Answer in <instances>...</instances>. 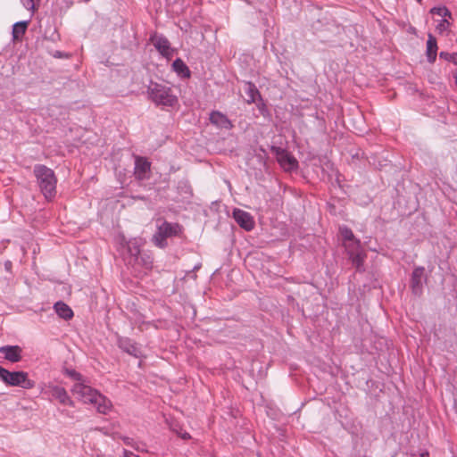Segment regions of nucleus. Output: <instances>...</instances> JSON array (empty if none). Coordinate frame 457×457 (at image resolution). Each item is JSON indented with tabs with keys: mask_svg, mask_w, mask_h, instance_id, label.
Instances as JSON below:
<instances>
[{
	"mask_svg": "<svg viewBox=\"0 0 457 457\" xmlns=\"http://www.w3.org/2000/svg\"><path fill=\"white\" fill-rule=\"evenodd\" d=\"M71 393L82 403L92 404L99 413L108 414L112 409V402L106 396L84 381L75 383Z\"/></svg>",
	"mask_w": 457,
	"mask_h": 457,
	"instance_id": "obj_1",
	"label": "nucleus"
},
{
	"mask_svg": "<svg viewBox=\"0 0 457 457\" xmlns=\"http://www.w3.org/2000/svg\"><path fill=\"white\" fill-rule=\"evenodd\" d=\"M146 94L148 99L159 107H174L179 102L171 87L163 83L150 81Z\"/></svg>",
	"mask_w": 457,
	"mask_h": 457,
	"instance_id": "obj_2",
	"label": "nucleus"
},
{
	"mask_svg": "<svg viewBox=\"0 0 457 457\" xmlns=\"http://www.w3.org/2000/svg\"><path fill=\"white\" fill-rule=\"evenodd\" d=\"M34 173L41 192L46 199H52L56 194V178L54 172L45 165H36Z\"/></svg>",
	"mask_w": 457,
	"mask_h": 457,
	"instance_id": "obj_3",
	"label": "nucleus"
},
{
	"mask_svg": "<svg viewBox=\"0 0 457 457\" xmlns=\"http://www.w3.org/2000/svg\"><path fill=\"white\" fill-rule=\"evenodd\" d=\"M0 379L7 386H20L24 389H30L35 386V382L29 378L27 372L9 371L2 366H0Z\"/></svg>",
	"mask_w": 457,
	"mask_h": 457,
	"instance_id": "obj_4",
	"label": "nucleus"
},
{
	"mask_svg": "<svg viewBox=\"0 0 457 457\" xmlns=\"http://www.w3.org/2000/svg\"><path fill=\"white\" fill-rule=\"evenodd\" d=\"M181 227L178 223L163 221L158 226L157 231L153 237V241L156 246L164 248L167 245L166 239L179 235Z\"/></svg>",
	"mask_w": 457,
	"mask_h": 457,
	"instance_id": "obj_5",
	"label": "nucleus"
},
{
	"mask_svg": "<svg viewBox=\"0 0 457 457\" xmlns=\"http://www.w3.org/2000/svg\"><path fill=\"white\" fill-rule=\"evenodd\" d=\"M40 393L45 395L55 398L61 404L68 405L71 407L74 406L73 400L70 397L68 392L62 386L54 385L53 383H44L40 386Z\"/></svg>",
	"mask_w": 457,
	"mask_h": 457,
	"instance_id": "obj_6",
	"label": "nucleus"
},
{
	"mask_svg": "<svg viewBox=\"0 0 457 457\" xmlns=\"http://www.w3.org/2000/svg\"><path fill=\"white\" fill-rule=\"evenodd\" d=\"M150 41L162 56L168 60L172 58L175 50L170 46V43L166 37L155 33L150 37Z\"/></svg>",
	"mask_w": 457,
	"mask_h": 457,
	"instance_id": "obj_7",
	"label": "nucleus"
},
{
	"mask_svg": "<svg viewBox=\"0 0 457 457\" xmlns=\"http://www.w3.org/2000/svg\"><path fill=\"white\" fill-rule=\"evenodd\" d=\"M154 259L151 253L142 252L132 260V268L135 272L145 273L153 267Z\"/></svg>",
	"mask_w": 457,
	"mask_h": 457,
	"instance_id": "obj_8",
	"label": "nucleus"
},
{
	"mask_svg": "<svg viewBox=\"0 0 457 457\" xmlns=\"http://www.w3.org/2000/svg\"><path fill=\"white\" fill-rule=\"evenodd\" d=\"M276 158L281 168L286 171L296 170L298 167L296 159L284 149H276Z\"/></svg>",
	"mask_w": 457,
	"mask_h": 457,
	"instance_id": "obj_9",
	"label": "nucleus"
},
{
	"mask_svg": "<svg viewBox=\"0 0 457 457\" xmlns=\"http://www.w3.org/2000/svg\"><path fill=\"white\" fill-rule=\"evenodd\" d=\"M143 239L140 237L133 238L126 241L123 236L120 237V244L123 246L127 245L128 253L129 254V263H132V260L137 256L141 252L140 247L143 245Z\"/></svg>",
	"mask_w": 457,
	"mask_h": 457,
	"instance_id": "obj_10",
	"label": "nucleus"
},
{
	"mask_svg": "<svg viewBox=\"0 0 457 457\" xmlns=\"http://www.w3.org/2000/svg\"><path fill=\"white\" fill-rule=\"evenodd\" d=\"M233 217L237 223L245 230L250 231L253 228L254 221L250 213L240 209H235Z\"/></svg>",
	"mask_w": 457,
	"mask_h": 457,
	"instance_id": "obj_11",
	"label": "nucleus"
},
{
	"mask_svg": "<svg viewBox=\"0 0 457 457\" xmlns=\"http://www.w3.org/2000/svg\"><path fill=\"white\" fill-rule=\"evenodd\" d=\"M425 269L423 267H417L413 270L411 274V287L412 293L420 295L422 293Z\"/></svg>",
	"mask_w": 457,
	"mask_h": 457,
	"instance_id": "obj_12",
	"label": "nucleus"
},
{
	"mask_svg": "<svg viewBox=\"0 0 457 457\" xmlns=\"http://www.w3.org/2000/svg\"><path fill=\"white\" fill-rule=\"evenodd\" d=\"M0 353L5 360L12 362H17L21 359V348L18 345L1 346Z\"/></svg>",
	"mask_w": 457,
	"mask_h": 457,
	"instance_id": "obj_13",
	"label": "nucleus"
},
{
	"mask_svg": "<svg viewBox=\"0 0 457 457\" xmlns=\"http://www.w3.org/2000/svg\"><path fill=\"white\" fill-rule=\"evenodd\" d=\"M150 170V162L145 158L137 157L135 161L134 174L139 180H143L147 178V174Z\"/></svg>",
	"mask_w": 457,
	"mask_h": 457,
	"instance_id": "obj_14",
	"label": "nucleus"
},
{
	"mask_svg": "<svg viewBox=\"0 0 457 457\" xmlns=\"http://www.w3.org/2000/svg\"><path fill=\"white\" fill-rule=\"evenodd\" d=\"M211 122L220 129H230L232 123L228 118L220 112L213 111L210 114Z\"/></svg>",
	"mask_w": 457,
	"mask_h": 457,
	"instance_id": "obj_15",
	"label": "nucleus"
},
{
	"mask_svg": "<svg viewBox=\"0 0 457 457\" xmlns=\"http://www.w3.org/2000/svg\"><path fill=\"white\" fill-rule=\"evenodd\" d=\"M54 309L57 315L65 320H69L73 317V312L71 307L62 301L55 303Z\"/></svg>",
	"mask_w": 457,
	"mask_h": 457,
	"instance_id": "obj_16",
	"label": "nucleus"
},
{
	"mask_svg": "<svg viewBox=\"0 0 457 457\" xmlns=\"http://www.w3.org/2000/svg\"><path fill=\"white\" fill-rule=\"evenodd\" d=\"M437 44L435 37L431 34L428 35L427 40V59L429 62H434L436 58Z\"/></svg>",
	"mask_w": 457,
	"mask_h": 457,
	"instance_id": "obj_17",
	"label": "nucleus"
},
{
	"mask_svg": "<svg viewBox=\"0 0 457 457\" xmlns=\"http://www.w3.org/2000/svg\"><path fill=\"white\" fill-rule=\"evenodd\" d=\"M172 69L177 75L182 79H187L190 77V71L184 61L180 58H177L172 63Z\"/></svg>",
	"mask_w": 457,
	"mask_h": 457,
	"instance_id": "obj_18",
	"label": "nucleus"
},
{
	"mask_svg": "<svg viewBox=\"0 0 457 457\" xmlns=\"http://www.w3.org/2000/svg\"><path fill=\"white\" fill-rule=\"evenodd\" d=\"M245 93L247 96L246 103L253 104L258 98H261V95L255 85L252 82H246L245 85Z\"/></svg>",
	"mask_w": 457,
	"mask_h": 457,
	"instance_id": "obj_19",
	"label": "nucleus"
},
{
	"mask_svg": "<svg viewBox=\"0 0 457 457\" xmlns=\"http://www.w3.org/2000/svg\"><path fill=\"white\" fill-rule=\"evenodd\" d=\"M348 255H353L355 253H359L361 251H363L361 246V242L359 239L354 237L353 240L346 241L343 243Z\"/></svg>",
	"mask_w": 457,
	"mask_h": 457,
	"instance_id": "obj_20",
	"label": "nucleus"
},
{
	"mask_svg": "<svg viewBox=\"0 0 457 457\" xmlns=\"http://www.w3.org/2000/svg\"><path fill=\"white\" fill-rule=\"evenodd\" d=\"M28 24H29L28 21H18V22L13 24V27H12V37H13L14 39H18V38H20L21 37H22L25 34L27 27H28Z\"/></svg>",
	"mask_w": 457,
	"mask_h": 457,
	"instance_id": "obj_21",
	"label": "nucleus"
},
{
	"mask_svg": "<svg viewBox=\"0 0 457 457\" xmlns=\"http://www.w3.org/2000/svg\"><path fill=\"white\" fill-rule=\"evenodd\" d=\"M119 346L131 355L137 356V348L128 338L120 339L119 341Z\"/></svg>",
	"mask_w": 457,
	"mask_h": 457,
	"instance_id": "obj_22",
	"label": "nucleus"
},
{
	"mask_svg": "<svg viewBox=\"0 0 457 457\" xmlns=\"http://www.w3.org/2000/svg\"><path fill=\"white\" fill-rule=\"evenodd\" d=\"M366 254L363 251L355 253L353 255L349 256V258L352 260L353 264L356 267L357 270L361 269Z\"/></svg>",
	"mask_w": 457,
	"mask_h": 457,
	"instance_id": "obj_23",
	"label": "nucleus"
},
{
	"mask_svg": "<svg viewBox=\"0 0 457 457\" xmlns=\"http://www.w3.org/2000/svg\"><path fill=\"white\" fill-rule=\"evenodd\" d=\"M339 232L342 237L343 243L353 240L355 237L352 229L346 226H341L339 228Z\"/></svg>",
	"mask_w": 457,
	"mask_h": 457,
	"instance_id": "obj_24",
	"label": "nucleus"
},
{
	"mask_svg": "<svg viewBox=\"0 0 457 457\" xmlns=\"http://www.w3.org/2000/svg\"><path fill=\"white\" fill-rule=\"evenodd\" d=\"M430 12L431 13L436 14L438 16L451 17V12L445 6L433 7Z\"/></svg>",
	"mask_w": 457,
	"mask_h": 457,
	"instance_id": "obj_25",
	"label": "nucleus"
},
{
	"mask_svg": "<svg viewBox=\"0 0 457 457\" xmlns=\"http://www.w3.org/2000/svg\"><path fill=\"white\" fill-rule=\"evenodd\" d=\"M64 373L71 378L74 379L76 383L83 381L82 375L77 372L75 370L66 369Z\"/></svg>",
	"mask_w": 457,
	"mask_h": 457,
	"instance_id": "obj_26",
	"label": "nucleus"
},
{
	"mask_svg": "<svg viewBox=\"0 0 457 457\" xmlns=\"http://www.w3.org/2000/svg\"><path fill=\"white\" fill-rule=\"evenodd\" d=\"M22 5L32 13L35 11V0H21Z\"/></svg>",
	"mask_w": 457,
	"mask_h": 457,
	"instance_id": "obj_27",
	"label": "nucleus"
},
{
	"mask_svg": "<svg viewBox=\"0 0 457 457\" xmlns=\"http://www.w3.org/2000/svg\"><path fill=\"white\" fill-rule=\"evenodd\" d=\"M449 26V22L447 21V20L445 19H443L440 23L438 24V29L440 30H443V29H445L447 27Z\"/></svg>",
	"mask_w": 457,
	"mask_h": 457,
	"instance_id": "obj_28",
	"label": "nucleus"
},
{
	"mask_svg": "<svg viewBox=\"0 0 457 457\" xmlns=\"http://www.w3.org/2000/svg\"><path fill=\"white\" fill-rule=\"evenodd\" d=\"M123 457H140V456L125 449V450H123Z\"/></svg>",
	"mask_w": 457,
	"mask_h": 457,
	"instance_id": "obj_29",
	"label": "nucleus"
},
{
	"mask_svg": "<svg viewBox=\"0 0 457 457\" xmlns=\"http://www.w3.org/2000/svg\"><path fill=\"white\" fill-rule=\"evenodd\" d=\"M12 266V262L11 261H6L4 262V269H5L6 271H11Z\"/></svg>",
	"mask_w": 457,
	"mask_h": 457,
	"instance_id": "obj_30",
	"label": "nucleus"
},
{
	"mask_svg": "<svg viewBox=\"0 0 457 457\" xmlns=\"http://www.w3.org/2000/svg\"><path fill=\"white\" fill-rule=\"evenodd\" d=\"M53 56L55 57V58H62L63 56H66V54H64L63 53L60 52V51H55L54 54H53Z\"/></svg>",
	"mask_w": 457,
	"mask_h": 457,
	"instance_id": "obj_31",
	"label": "nucleus"
},
{
	"mask_svg": "<svg viewBox=\"0 0 457 457\" xmlns=\"http://www.w3.org/2000/svg\"><path fill=\"white\" fill-rule=\"evenodd\" d=\"M181 438L183 439H189L190 438V435L187 433V432H184L180 435Z\"/></svg>",
	"mask_w": 457,
	"mask_h": 457,
	"instance_id": "obj_32",
	"label": "nucleus"
},
{
	"mask_svg": "<svg viewBox=\"0 0 457 457\" xmlns=\"http://www.w3.org/2000/svg\"><path fill=\"white\" fill-rule=\"evenodd\" d=\"M131 441H132V439H130V438H129V437L124 438V443H125L126 445H131Z\"/></svg>",
	"mask_w": 457,
	"mask_h": 457,
	"instance_id": "obj_33",
	"label": "nucleus"
},
{
	"mask_svg": "<svg viewBox=\"0 0 457 457\" xmlns=\"http://www.w3.org/2000/svg\"><path fill=\"white\" fill-rule=\"evenodd\" d=\"M420 457H429V454L428 452H424L420 454Z\"/></svg>",
	"mask_w": 457,
	"mask_h": 457,
	"instance_id": "obj_34",
	"label": "nucleus"
},
{
	"mask_svg": "<svg viewBox=\"0 0 457 457\" xmlns=\"http://www.w3.org/2000/svg\"><path fill=\"white\" fill-rule=\"evenodd\" d=\"M440 56H441V57H445V54L444 52H441V53H440Z\"/></svg>",
	"mask_w": 457,
	"mask_h": 457,
	"instance_id": "obj_35",
	"label": "nucleus"
},
{
	"mask_svg": "<svg viewBox=\"0 0 457 457\" xmlns=\"http://www.w3.org/2000/svg\"><path fill=\"white\" fill-rule=\"evenodd\" d=\"M417 1H418L419 3H420V2H421V0H417Z\"/></svg>",
	"mask_w": 457,
	"mask_h": 457,
	"instance_id": "obj_36",
	"label": "nucleus"
}]
</instances>
